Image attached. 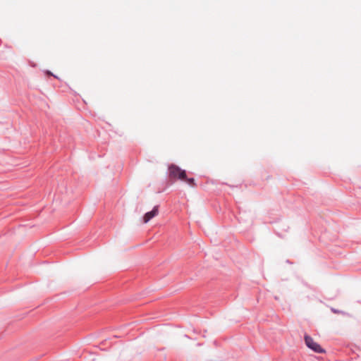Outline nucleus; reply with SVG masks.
<instances>
[{
	"label": "nucleus",
	"instance_id": "obj_1",
	"mask_svg": "<svg viewBox=\"0 0 361 361\" xmlns=\"http://www.w3.org/2000/svg\"><path fill=\"white\" fill-rule=\"evenodd\" d=\"M169 177L171 178H178L180 180L185 179V171L182 170L178 166L171 164L169 166Z\"/></svg>",
	"mask_w": 361,
	"mask_h": 361
},
{
	"label": "nucleus",
	"instance_id": "obj_2",
	"mask_svg": "<svg viewBox=\"0 0 361 361\" xmlns=\"http://www.w3.org/2000/svg\"><path fill=\"white\" fill-rule=\"evenodd\" d=\"M305 342L306 345L315 353H324V350L310 336H305Z\"/></svg>",
	"mask_w": 361,
	"mask_h": 361
},
{
	"label": "nucleus",
	"instance_id": "obj_3",
	"mask_svg": "<svg viewBox=\"0 0 361 361\" xmlns=\"http://www.w3.org/2000/svg\"><path fill=\"white\" fill-rule=\"evenodd\" d=\"M159 214V207L154 206L152 211L147 212L143 218L142 221L144 224L148 223L152 218L157 216Z\"/></svg>",
	"mask_w": 361,
	"mask_h": 361
},
{
	"label": "nucleus",
	"instance_id": "obj_4",
	"mask_svg": "<svg viewBox=\"0 0 361 361\" xmlns=\"http://www.w3.org/2000/svg\"><path fill=\"white\" fill-rule=\"evenodd\" d=\"M184 180H185L190 185L194 187L195 186V180L194 178H187V177L185 178V179H183Z\"/></svg>",
	"mask_w": 361,
	"mask_h": 361
}]
</instances>
